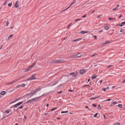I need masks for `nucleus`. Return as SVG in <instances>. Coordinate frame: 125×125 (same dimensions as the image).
<instances>
[{"label":"nucleus","mask_w":125,"mask_h":125,"mask_svg":"<svg viewBox=\"0 0 125 125\" xmlns=\"http://www.w3.org/2000/svg\"><path fill=\"white\" fill-rule=\"evenodd\" d=\"M41 90L40 88H39L35 90H33L32 91L30 97H31L35 94L36 93Z\"/></svg>","instance_id":"obj_1"},{"label":"nucleus","mask_w":125,"mask_h":125,"mask_svg":"<svg viewBox=\"0 0 125 125\" xmlns=\"http://www.w3.org/2000/svg\"><path fill=\"white\" fill-rule=\"evenodd\" d=\"M35 75H33L30 78H28L27 80V81H29L31 80H33L35 79H36V78L35 77Z\"/></svg>","instance_id":"obj_2"},{"label":"nucleus","mask_w":125,"mask_h":125,"mask_svg":"<svg viewBox=\"0 0 125 125\" xmlns=\"http://www.w3.org/2000/svg\"><path fill=\"white\" fill-rule=\"evenodd\" d=\"M76 0H74L73 1L72 3H71L70 6L68 7V8H67L65 9L64 10H63L62 11H63L66 10H67V9H68L72 5H73V4H74L76 3Z\"/></svg>","instance_id":"obj_3"},{"label":"nucleus","mask_w":125,"mask_h":125,"mask_svg":"<svg viewBox=\"0 0 125 125\" xmlns=\"http://www.w3.org/2000/svg\"><path fill=\"white\" fill-rule=\"evenodd\" d=\"M22 102H20L17 104H15L14 105V107L15 108H17L21 104H22Z\"/></svg>","instance_id":"obj_4"},{"label":"nucleus","mask_w":125,"mask_h":125,"mask_svg":"<svg viewBox=\"0 0 125 125\" xmlns=\"http://www.w3.org/2000/svg\"><path fill=\"white\" fill-rule=\"evenodd\" d=\"M62 59L58 60H54L52 61V63H56L57 62H62Z\"/></svg>","instance_id":"obj_5"},{"label":"nucleus","mask_w":125,"mask_h":125,"mask_svg":"<svg viewBox=\"0 0 125 125\" xmlns=\"http://www.w3.org/2000/svg\"><path fill=\"white\" fill-rule=\"evenodd\" d=\"M40 97H38L32 99L33 102H35L37 101L40 98Z\"/></svg>","instance_id":"obj_6"},{"label":"nucleus","mask_w":125,"mask_h":125,"mask_svg":"<svg viewBox=\"0 0 125 125\" xmlns=\"http://www.w3.org/2000/svg\"><path fill=\"white\" fill-rule=\"evenodd\" d=\"M24 78V76H23V77H20V78L19 79H16V80H14V81H12V82H11L10 83H9L10 84H12L13 83H14V82H15L16 81H18L20 79L23 78Z\"/></svg>","instance_id":"obj_7"},{"label":"nucleus","mask_w":125,"mask_h":125,"mask_svg":"<svg viewBox=\"0 0 125 125\" xmlns=\"http://www.w3.org/2000/svg\"><path fill=\"white\" fill-rule=\"evenodd\" d=\"M33 67V65H31L27 69H26V71H25L24 72H25L26 71H30L31 69V68Z\"/></svg>","instance_id":"obj_8"},{"label":"nucleus","mask_w":125,"mask_h":125,"mask_svg":"<svg viewBox=\"0 0 125 125\" xmlns=\"http://www.w3.org/2000/svg\"><path fill=\"white\" fill-rule=\"evenodd\" d=\"M85 71V70L84 69L81 70H80L79 73L81 74H83Z\"/></svg>","instance_id":"obj_9"},{"label":"nucleus","mask_w":125,"mask_h":125,"mask_svg":"<svg viewBox=\"0 0 125 125\" xmlns=\"http://www.w3.org/2000/svg\"><path fill=\"white\" fill-rule=\"evenodd\" d=\"M70 74L72 76L74 77H75L76 76L77 73H70Z\"/></svg>","instance_id":"obj_10"},{"label":"nucleus","mask_w":125,"mask_h":125,"mask_svg":"<svg viewBox=\"0 0 125 125\" xmlns=\"http://www.w3.org/2000/svg\"><path fill=\"white\" fill-rule=\"evenodd\" d=\"M82 39L81 38H78L77 39L74 40L72 41V42H74L77 41H79L81 40Z\"/></svg>","instance_id":"obj_11"},{"label":"nucleus","mask_w":125,"mask_h":125,"mask_svg":"<svg viewBox=\"0 0 125 125\" xmlns=\"http://www.w3.org/2000/svg\"><path fill=\"white\" fill-rule=\"evenodd\" d=\"M19 2L18 1H17L15 5V6L16 8H18L19 7V6L18 5V3Z\"/></svg>","instance_id":"obj_12"},{"label":"nucleus","mask_w":125,"mask_h":125,"mask_svg":"<svg viewBox=\"0 0 125 125\" xmlns=\"http://www.w3.org/2000/svg\"><path fill=\"white\" fill-rule=\"evenodd\" d=\"M125 25V21L122 22L120 25V26L121 27H122V26H124Z\"/></svg>","instance_id":"obj_13"},{"label":"nucleus","mask_w":125,"mask_h":125,"mask_svg":"<svg viewBox=\"0 0 125 125\" xmlns=\"http://www.w3.org/2000/svg\"><path fill=\"white\" fill-rule=\"evenodd\" d=\"M13 36V35L12 34L10 35L9 36V37L8 38V40H10L12 38Z\"/></svg>","instance_id":"obj_14"},{"label":"nucleus","mask_w":125,"mask_h":125,"mask_svg":"<svg viewBox=\"0 0 125 125\" xmlns=\"http://www.w3.org/2000/svg\"><path fill=\"white\" fill-rule=\"evenodd\" d=\"M88 32L87 31H81L80 33L82 34H85Z\"/></svg>","instance_id":"obj_15"},{"label":"nucleus","mask_w":125,"mask_h":125,"mask_svg":"<svg viewBox=\"0 0 125 125\" xmlns=\"http://www.w3.org/2000/svg\"><path fill=\"white\" fill-rule=\"evenodd\" d=\"M6 93V92L5 91H2L0 93V94L1 95H4Z\"/></svg>","instance_id":"obj_16"},{"label":"nucleus","mask_w":125,"mask_h":125,"mask_svg":"<svg viewBox=\"0 0 125 125\" xmlns=\"http://www.w3.org/2000/svg\"><path fill=\"white\" fill-rule=\"evenodd\" d=\"M109 28V27L108 26H106L104 27V30H107Z\"/></svg>","instance_id":"obj_17"},{"label":"nucleus","mask_w":125,"mask_h":125,"mask_svg":"<svg viewBox=\"0 0 125 125\" xmlns=\"http://www.w3.org/2000/svg\"><path fill=\"white\" fill-rule=\"evenodd\" d=\"M33 102L32 101V99H31L30 100H29L27 101L26 102V103H31V102Z\"/></svg>","instance_id":"obj_18"},{"label":"nucleus","mask_w":125,"mask_h":125,"mask_svg":"<svg viewBox=\"0 0 125 125\" xmlns=\"http://www.w3.org/2000/svg\"><path fill=\"white\" fill-rule=\"evenodd\" d=\"M77 56V57H80L82 56V55L80 53H78L77 54H76Z\"/></svg>","instance_id":"obj_19"},{"label":"nucleus","mask_w":125,"mask_h":125,"mask_svg":"<svg viewBox=\"0 0 125 125\" xmlns=\"http://www.w3.org/2000/svg\"><path fill=\"white\" fill-rule=\"evenodd\" d=\"M96 77V76L94 75L92 76V79H95Z\"/></svg>","instance_id":"obj_20"},{"label":"nucleus","mask_w":125,"mask_h":125,"mask_svg":"<svg viewBox=\"0 0 125 125\" xmlns=\"http://www.w3.org/2000/svg\"><path fill=\"white\" fill-rule=\"evenodd\" d=\"M118 106L120 108H122L123 107V105L121 104H119L118 105Z\"/></svg>","instance_id":"obj_21"},{"label":"nucleus","mask_w":125,"mask_h":125,"mask_svg":"<svg viewBox=\"0 0 125 125\" xmlns=\"http://www.w3.org/2000/svg\"><path fill=\"white\" fill-rule=\"evenodd\" d=\"M99 97H93V98H91L90 99V100H91L92 99H93L94 100L95 99L97 98H98Z\"/></svg>","instance_id":"obj_22"},{"label":"nucleus","mask_w":125,"mask_h":125,"mask_svg":"<svg viewBox=\"0 0 125 125\" xmlns=\"http://www.w3.org/2000/svg\"><path fill=\"white\" fill-rule=\"evenodd\" d=\"M12 5V3H9L8 4V6L9 7H11Z\"/></svg>","instance_id":"obj_23"},{"label":"nucleus","mask_w":125,"mask_h":125,"mask_svg":"<svg viewBox=\"0 0 125 125\" xmlns=\"http://www.w3.org/2000/svg\"><path fill=\"white\" fill-rule=\"evenodd\" d=\"M119 9L118 8H117L116 7L114 9H113V10H118Z\"/></svg>","instance_id":"obj_24"},{"label":"nucleus","mask_w":125,"mask_h":125,"mask_svg":"<svg viewBox=\"0 0 125 125\" xmlns=\"http://www.w3.org/2000/svg\"><path fill=\"white\" fill-rule=\"evenodd\" d=\"M68 112L67 111H62L61 112V113L62 114L64 113H67Z\"/></svg>","instance_id":"obj_25"},{"label":"nucleus","mask_w":125,"mask_h":125,"mask_svg":"<svg viewBox=\"0 0 125 125\" xmlns=\"http://www.w3.org/2000/svg\"><path fill=\"white\" fill-rule=\"evenodd\" d=\"M77 55H73L72 56V58H76V57H77Z\"/></svg>","instance_id":"obj_26"},{"label":"nucleus","mask_w":125,"mask_h":125,"mask_svg":"<svg viewBox=\"0 0 125 125\" xmlns=\"http://www.w3.org/2000/svg\"><path fill=\"white\" fill-rule=\"evenodd\" d=\"M21 86V85H18L16 87V88H19V87Z\"/></svg>","instance_id":"obj_27"},{"label":"nucleus","mask_w":125,"mask_h":125,"mask_svg":"<svg viewBox=\"0 0 125 125\" xmlns=\"http://www.w3.org/2000/svg\"><path fill=\"white\" fill-rule=\"evenodd\" d=\"M117 103V102L116 101H114L113 102V104H116Z\"/></svg>","instance_id":"obj_28"},{"label":"nucleus","mask_w":125,"mask_h":125,"mask_svg":"<svg viewBox=\"0 0 125 125\" xmlns=\"http://www.w3.org/2000/svg\"><path fill=\"white\" fill-rule=\"evenodd\" d=\"M57 109V107H55L54 108H53V109H52V110L51 111H54V110L56 109Z\"/></svg>","instance_id":"obj_29"},{"label":"nucleus","mask_w":125,"mask_h":125,"mask_svg":"<svg viewBox=\"0 0 125 125\" xmlns=\"http://www.w3.org/2000/svg\"><path fill=\"white\" fill-rule=\"evenodd\" d=\"M98 109H101V106H100V105L99 104L98 105Z\"/></svg>","instance_id":"obj_30"},{"label":"nucleus","mask_w":125,"mask_h":125,"mask_svg":"<svg viewBox=\"0 0 125 125\" xmlns=\"http://www.w3.org/2000/svg\"><path fill=\"white\" fill-rule=\"evenodd\" d=\"M110 42L109 41H107L105 42V44H106L107 43H110Z\"/></svg>","instance_id":"obj_31"},{"label":"nucleus","mask_w":125,"mask_h":125,"mask_svg":"<svg viewBox=\"0 0 125 125\" xmlns=\"http://www.w3.org/2000/svg\"><path fill=\"white\" fill-rule=\"evenodd\" d=\"M21 85V86H22V87H24L25 86V85L24 84H23Z\"/></svg>","instance_id":"obj_32"},{"label":"nucleus","mask_w":125,"mask_h":125,"mask_svg":"<svg viewBox=\"0 0 125 125\" xmlns=\"http://www.w3.org/2000/svg\"><path fill=\"white\" fill-rule=\"evenodd\" d=\"M5 113H7L8 114V113H9V111L8 110H7L5 111Z\"/></svg>","instance_id":"obj_33"},{"label":"nucleus","mask_w":125,"mask_h":125,"mask_svg":"<svg viewBox=\"0 0 125 125\" xmlns=\"http://www.w3.org/2000/svg\"><path fill=\"white\" fill-rule=\"evenodd\" d=\"M98 114V113H96L95 115L94 116V117H96V116H97V115Z\"/></svg>","instance_id":"obj_34"},{"label":"nucleus","mask_w":125,"mask_h":125,"mask_svg":"<svg viewBox=\"0 0 125 125\" xmlns=\"http://www.w3.org/2000/svg\"><path fill=\"white\" fill-rule=\"evenodd\" d=\"M82 20V19H77L75 20L74 21H80V20Z\"/></svg>","instance_id":"obj_35"},{"label":"nucleus","mask_w":125,"mask_h":125,"mask_svg":"<svg viewBox=\"0 0 125 125\" xmlns=\"http://www.w3.org/2000/svg\"><path fill=\"white\" fill-rule=\"evenodd\" d=\"M102 89L104 92H105L106 91V88H102Z\"/></svg>","instance_id":"obj_36"},{"label":"nucleus","mask_w":125,"mask_h":125,"mask_svg":"<svg viewBox=\"0 0 125 125\" xmlns=\"http://www.w3.org/2000/svg\"><path fill=\"white\" fill-rule=\"evenodd\" d=\"M23 108V106L22 105H21L20 107H19L18 108L20 109H21Z\"/></svg>","instance_id":"obj_37"},{"label":"nucleus","mask_w":125,"mask_h":125,"mask_svg":"<svg viewBox=\"0 0 125 125\" xmlns=\"http://www.w3.org/2000/svg\"><path fill=\"white\" fill-rule=\"evenodd\" d=\"M36 64V62H34L33 63V64L31 65H33V67Z\"/></svg>","instance_id":"obj_38"},{"label":"nucleus","mask_w":125,"mask_h":125,"mask_svg":"<svg viewBox=\"0 0 125 125\" xmlns=\"http://www.w3.org/2000/svg\"><path fill=\"white\" fill-rule=\"evenodd\" d=\"M6 26H8V25L9 24V23L8 21H7L6 22Z\"/></svg>","instance_id":"obj_39"},{"label":"nucleus","mask_w":125,"mask_h":125,"mask_svg":"<svg viewBox=\"0 0 125 125\" xmlns=\"http://www.w3.org/2000/svg\"><path fill=\"white\" fill-rule=\"evenodd\" d=\"M85 108H88V109L90 110L89 108L87 106H86L85 107Z\"/></svg>","instance_id":"obj_40"},{"label":"nucleus","mask_w":125,"mask_h":125,"mask_svg":"<svg viewBox=\"0 0 125 125\" xmlns=\"http://www.w3.org/2000/svg\"><path fill=\"white\" fill-rule=\"evenodd\" d=\"M62 92V91H59V92H57V93L58 94H61Z\"/></svg>","instance_id":"obj_41"},{"label":"nucleus","mask_w":125,"mask_h":125,"mask_svg":"<svg viewBox=\"0 0 125 125\" xmlns=\"http://www.w3.org/2000/svg\"><path fill=\"white\" fill-rule=\"evenodd\" d=\"M111 100V99H108L106 100V101H110Z\"/></svg>","instance_id":"obj_42"},{"label":"nucleus","mask_w":125,"mask_h":125,"mask_svg":"<svg viewBox=\"0 0 125 125\" xmlns=\"http://www.w3.org/2000/svg\"><path fill=\"white\" fill-rule=\"evenodd\" d=\"M8 0H6V1L4 3V5H5L6 4L7 1Z\"/></svg>","instance_id":"obj_43"},{"label":"nucleus","mask_w":125,"mask_h":125,"mask_svg":"<svg viewBox=\"0 0 125 125\" xmlns=\"http://www.w3.org/2000/svg\"><path fill=\"white\" fill-rule=\"evenodd\" d=\"M106 44H105V42L104 43H103L102 44V45H103V46H104Z\"/></svg>","instance_id":"obj_44"},{"label":"nucleus","mask_w":125,"mask_h":125,"mask_svg":"<svg viewBox=\"0 0 125 125\" xmlns=\"http://www.w3.org/2000/svg\"><path fill=\"white\" fill-rule=\"evenodd\" d=\"M94 106V107H96V105L95 104H92Z\"/></svg>","instance_id":"obj_45"},{"label":"nucleus","mask_w":125,"mask_h":125,"mask_svg":"<svg viewBox=\"0 0 125 125\" xmlns=\"http://www.w3.org/2000/svg\"><path fill=\"white\" fill-rule=\"evenodd\" d=\"M86 14L84 15L82 17V18H85L86 17Z\"/></svg>","instance_id":"obj_46"},{"label":"nucleus","mask_w":125,"mask_h":125,"mask_svg":"<svg viewBox=\"0 0 125 125\" xmlns=\"http://www.w3.org/2000/svg\"><path fill=\"white\" fill-rule=\"evenodd\" d=\"M96 54H93V55L92 56V57H93Z\"/></svg>","instance_id":"obj_47"},{"label":"nucleus","mask_w":125,"mask_h":125,"mask_svg":"<svg viewBox=\"0 0 125 125\" xmlns=\"http://www.w3.org/2000/svg\"><path fill=\"white\" fill-rule=\"evenodd\" d=\"M122 16H123L122 15H121L118 17V18H120Z\"/></svg>","instance_id":"obj_48"},{"label":"nucleus","mask_w":125,"mask_h":125,"mask_svg":"<svg viewBox=\"0 0 125 125\" xmlns=\"http://www.w3.org/2000/svg\"><path fill=\"white\" fill-rule=\"evenodd\" d=\"M71 24L69 25L68 26V27H67V28H69V27H70V26H71Z\"/></svg>","instance_id":"obj_49"},{"label":"nucleus","mask_w":125,"mask_h":125,"mask_svg":"<svg viewBox=\"0 0 125 125\" xmlns=\"http://www.w3.org/2000/svg\"><path fill=\"white\" fill-rule=\"evenodd\" d=\"M114 19V18H109V20H111V19Z\"/></svg>","instance_id":"obj_50"},{"label":"nucleus","mask_w":125,"mask_h":125,"mask_svg":"<svg viewBox=\"0 0 125 125\" xmlns=\"http://www.w3.org/2000/svg\"><path fill=\"white\" fill-rule=\"evenodd\" d=\"M94 37L95 39H96L97 38L96 36H94Z\"/></svg>","instance_id":"obj_51"},{"label":"nucleus","mask_w":125,"mask_h":125,"mask_svg":"<svg viewBox=\"0 0 125 125\" xmlns=\"http://www.w3.org/2000/svg\"><path fill=\"white\" fill-rule=\"evenodd\" d=\"M125 82V79H124L123 82H122V83H124Z\"/></svg>","instance_id":"obj_52"},{"label":"nucleus","mask_w":125,"mask_h":125,"mask_svg":"<svg viewBox=\"0 0 125 125\" xmlns=\"http://www.w3.org/2000/svg\"><path fill=\"white\" fill-rule=\"evenodd\" d=\"M120 32H123V30H121L120 31Z\"/></svg>","instance_id":"obj_53"},{"label":"nucleus","mask_w":125,"mask_h":125,"mask_svg":"<svg viewBox=\"0 0 125 125\" xmlns=\"http://www.w3.org/2000/svg\"><path fill=\"white\" fill-rule=\"evenodd\" d=\"M69 91L70 92H72L73 91V90H69Z\"/></svg>","instance_id":"obj_54"},{"label":"nucleus","mask_w":125,"mask_h":125,"mask_svg":"<svg viewBox=\"0 0 125 125\" xmlns=\"http://www.w3.org/2000/svg\"><path fill=\"white\" fill-rule=\"evenodd\" d=\"M49 104H47L46 105V106L47 107H48L49 106Z\"/></svg>","instance_id":"obj_55"},{"label":"nucleus","mask_w":125,"mask_h":125,"mask_svg":"<svg viewBox=\"0 0 125 125\" xmlns=\"http://www.w3.org/2000/svg\"><path fill=\"white\" fill-rule=\"evenodd\" d=\"M119 6V5H117V7H116L117 8H118V7Z\"/></svg>","instance_id":"obj_56"},{"label":"nucleus","mask_w":125,"mask_h":125,"mask_svg":"<svg viewBox=\"0 0 125 125\" xmlns=\"http://www.w3.org/2000/svg\"><path fill=\"white\" fill-rule=\"evenodd\" d=\"M24 118H25V119H26L27 117L25 116H24Z\"/></svg>","instance_id":"obj_57"},{"label":"nucleus","mask_w":125,"mask_h":125,"mask_svg":"<svg viewBox=\"0 0 125 125\" xmlns=\"http://www.w3.org/2000/svg\"><path fill=\"white\" fill-rule=\"evenodd\" d=\"M94 12H95V11L94 10V11H92V13H94Z\"/></svg>","instance_id":"obj_58"},{"label":"nucleus","mask_w":125,"mask_h":125,"mask_svg":"<svg viewBox=\"0 0 125 125\" xmlns=\"http://www.w3.org/2000/svg\"><path fill=\"white\" fill-rule=\"evenodd\" d=\"M2 46H3V45H1V47L0 48V50L1 49L2 47Z\"/></svg>","instance_id":"obj_59"},{"label":"nucleus","mask_w":125,"mask_h":125,"mask_svg":"<svg viewBox=\"0 0 125 125\" xmlns=\"http://www.w3.org/2000/svg\"><path fill=\"white\" fill-rule=\"evenodd\" d=\"M103 81L102 80H100V83H101Z\"/></svg>","instance_id":"obj_60"},{"label":"nucleus","mask_w":125,"mask_h":125,"mask_svg":"<svg viewBox=\"0 0 125 125\" xmlns=\"http://www.w3.org/2000/svg\"><path fill=\"white\" fill-rule=\"evenodd\" d=\"M101 16V15H100V16H99L98 17H97V18H99L100 17V16Z\"/></svg>","instance_id":"obj_61"},{"label":"nucleus","mask_w":125,"mask_h":125,"mask_svg":"<svg viewBox=\"0 0 125 125\" xmlns=\"http://www.w3.org/2000/svg\"><path fill=\"white\" fill-rule=\"evenodd\" d=\"M112 66V65H110V66H108V68H109L111 66Z\"/></svg>","instance_id":"obj_62"},{"label":"nucleus","mask_w":125,"mask_h":125,"mask_svg":"<svg viewBox=\"0 0 125 125\" xmlns=\"http://www.w3.org/2000/svg\"><path fill=\"white\" fill-rule=\"evenodd\" d=\"M104 118L105 119L106 118V116L104 115Z\"/></svg>","instance_id":"obj_63"},{"label":"nucleus","mask_w":125,"mask_h":125,"mask_svg":"<svg viewBox=\"0 0 125 125\" xmlns=\"http://www.w3.org/2000/svg\"><path fill=\"white\" fill-rule=\"evenodd\" d=\"M103 31V30H102V31H99V32H102Z\"/></svg>","instance_id":"obj_64"}]
</instances>
